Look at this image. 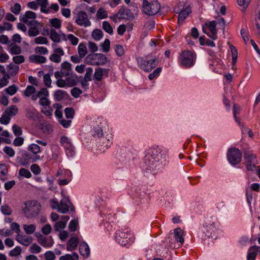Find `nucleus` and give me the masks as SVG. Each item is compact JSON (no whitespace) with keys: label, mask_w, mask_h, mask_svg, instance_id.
<instances>
[{"label":"nucleus","mask_w":260,"mask_h":260,"mask_svg":"<svg viewBox=\"0 0 260 260\" xmlns=\"http://www.w3.org/2000/svg\"><path fill=\"white\" fill-rule=\"evenodd\" d=\"M9 51L12 55H18L22 52L21 47L15 44H12L11 47L10 48Z\"/></svg>","instance_id":"39"},{"label":"nucleus","mask_w":260,"mask_h":260,"mask_svg":"<svg viewBox=\"0 0 260 260\" xmlns=\"http://www.w3.org/2000/svg\"><path fill=\"white\" fill-rule=\"evenodd\" d=\"M160 9V5L157 1H152L149 2L147 0H144L142 3L143 12L149 16L156 14Z\"/></svg>","instance_id":"6"},{"label":"nucleus","mask_w":260,"mask_h":260,"mask_svg":"<svg viewBox=\"0 0 260 260\" xmlns=\"http://www.w3.org/2000/svg\"><path fill=\"white\" fill-rule=\"evenodd\" d=\"M66 225L65 222H62L61 220L59 221L55 224L54 228L56 231H59L66 228Z\"/></svg>","instance_id":"59"},{"label":"nucleus","mask_w":260,"mask_h":260,"mask_svg":"<svg viewBox=\"0 0 260 260\" xmlns=\"http://www.w3.org/2000/svg\"><path fill=\"white\" fill-rule=\"evenodd\" d=\"M19 175L24 177L26 178H30L31 177V174L30 172L25 168H21L19 171Z\"/></svg>","instance_id":"48"},{"label":"nucleus","mask_w":260,"mask_h":260,"mask_svg":"<svg viewBox=\"0 0 260 260\" xmlns=\"http://www.w3.org/2000/svg\"><path fill=\"white\" fill-rule=\"evenodd\" d=\"M66 117L68 119H71L74 117L75 112L73 108L68 107L64 109Z\"/></svg>","instance_id":"50"},{"label":"nucleus","mask_w":260,"mask_h":260,"mask_svg":"<svg viewBox=\"0 0 260 260\" xmlns=\"http://www.w3.org/2000/svg\"><path fill=\"white\" fill-rule=\"evenodd\" d=\"M75 22L78 25L85 27L90 26L91 24L87 13L83 11H80L77 13Z\"/></svg>","instance_id":"13"},{"label":"nucleus","mask_w":260,"mask_h":260,"mask_svg":"<svg viewBox=\"0 0 260 260\" xmlns=\"http://www.w3.org/2000/svg\"><path fill=\"white\" fill-rule=\"evenodd\" d=\"M226 157L230 164L235 166L241 161L242 153L238 148H231L227 152Z\"/></svg>","instance_id":"10"},{"label":"nucleus","mask_w":260,"mask_h":260,"mask_svg":"<svg viewBox=\"0 0 260 260\" xmlns=\"http://www.w3.org/2000/svg\"><path fill=\"white\" fill-rule=\"evenodd\" d=\"M23 229L26 234H32L36 230V226L34 224H24L23 225Z\"/></svg>","instance_id":"45"},{"label":"nucleus","mask_w":260,"mask_h":260,"mask_svg":"<svg viewBox=\"0 0 260 260\" xmlns=\"http://www.w3.org/2000/svg\"><path fill=\"white\" fill-rule=\"evenodd\" d=\"M29 60L30 62L39 64L45 63L47 59L42 55H31L29 57Z\"/></svg>","instance_id":"24"},{"label":"nucleus","mask_w":260,"mask_h":260,"mask_svg":"<svg viewBox=\"0 0 260 260\" xmlns=\"http://www.w3.org/2000/svg\"><path fill=\"white\" fill-rule=\"evenodd\" d=\"M196 58L197 54L194 51L184 50L179 54L178 61L182 68L188 69L194 65Z\"/></svg>","instance_id":"2"},{"label":"nucleus","mask_w":260,"mask_h":260,"mask_svg":"<svg viewBox=\"0 0 260 260\" xmlns=\"http://www.w3.org/2000/svg\"><path fill=\"white\" fill-rule=\"evenodd\" d=\"M162 158L164 159V166H166L169 162L167 160V151L162 150L158 146H153L147 151L142 167L147 172L155 174L161 169L159 161Z\"/></svg>","instance_id":"1"},{"label":"nucleus","mask_w":260,"mask_h":260,"mask_svg":"<svg viewBox=\"0 0 260 260\" xmlns=\"http://www.w3.org/2000/svg\"><path fill=\"white\" fill-rule=\"evenodd\" d=\"M258 252V246H252L248 250L247 260H255Z\"/></svg>","instance_id":"26"},{"label":"nucleus","mask_w":260,"mask_h":260,"mask_svg":"<svg viewBox=\"0 0 260 260\" xmlns=\"http://www.w3.org/2000/svg\"><path fill=\"white\" fill-rule=\"evenodd\" d=\"M161 71V68H157L152 73H151L148 76V78L149 80H152L156 77L158 76L160 73Z\"/></svg>","instance_id":"60"},{"label":"nucleus","mask_w":260,"mask_h":260,"mask_svg":"<svg viewBox=\"0 0 260 260\" xmlns=\"http://www.w3.org/2000/svg\"><path fill=\"white\" fill-rule=\"evenodd\" d=\"M11 118L10 116L4 113L0 118V123L1 124L7 125L10 121Z\"/></svg>","instance_id":"63"},{"label":"nucleus","mask_w":260,"mask_h":260,"mask_svg":"<svg viewBox=\"0 0 260 260\" xmlns=\"http://www.w3.org/2000/svg\"><path fill=\"white\" fill-rule=\"evenodd\" d=\"M43 81L46 86L50 87L52 83L50 75L48 74L44 75L43 76Z\"/></svg>","instance_id":"57"},{"label":"nucleus","mask_w":260,"mask_h":260,"mask_svg":"<svg viewBox=\"0 0 260 260\" xmlns=\"http://www.w3.org/2000/svg\"><path fill=\"white\" fill-rule=\"evenodd\" d=\"M78 52L81 57L83 58L87 54V49L84 43H80L78 47Z\"/></svg>","instance_id":"32"},{"label":"nucleus","mask_w":260,"mask_h":260,"mask_svg":"<svg viewBox=\"0 0 260 260\" xmlns=\"http://www.w3.org/2000/svg\"><path fill=\"white\" fill-rule=\"evenodd\" d=\"M24 207L22 208L23 213L27 218L37 215L40 210V205L36 201H27L24 203Z\"/></svg>","instance_id":"5"},{"label":"nucleus","mask_w":260,"mask_h":260,"mask_svg":"<svg viewBox=\"0 0 260 260\" xmlns=\"http://www.w3.org/2000/svg\"><path fill=\"white\" fill-rule=\"evenodd\" d=\"M174 237L175 240L181 244H182L184 241V239L183 237V231L180 228H177L174 230Z\"/></svg>","instance_id":"29"},{"label":"nucleus","mask_w":260,"mask_h":260,"mask_svg":"<svg viewBox=\"0 0 260 260\" xmlns=\"http://www.w3.org/2000/svg\"><path fill=\"white\" fill-rule=\"evenodd\" d=\"M18 112V108L16 105H12L7 108L4 112L9 116H13L16 115Z\"/></svg>","instance_id":"34"},{"label":"nucleus","mask_w":260,"mask_h":260,"mask_svg":"<svg viewBox=\"0 0 260 260\" xmlns=\"http://www.w3.org/2000/svg\"><path fill=\"white\" fill-rule=\"evenodd\" d=\"M51 207L53 209H57L59 213H67L69 210H74V207L68 198L62 199L60 202L54 199L51 200Z\"/></svg>","instance_id":"4"},{"label":"nucleus","mask_w":260,"mask_h":260,"mask_svg":"<svg viewBox=\"0 0 260 260\" xmlns=\"http://www.w3.org/2000/svg\"><path fill=\"white\" fill-rule=\"evenodd\" d=\"M1 210L3 214L7 215H10L12 212L11 207L7 204L2 206L1 207Z\"/></svg>","instance_id":"46"},{"label":"nucleus","mask_w":260,"mask_h":260,"mask_svg":"<svg viewBox=\"0 0 260 260\" xmlns=\"http://www.w3.org/2000/svg\"><path fill=\"white\" fill-rule=\"evenodd\" d=\"M16 240L20 244L28 246L31 242V239L21 235L18 234L16 237Z\"/></svg>","instance_id":"31"},{"label":"nucleus","mask_w":260,"mask_h":260,"mask_svg":"<svg viewBox=\"0 0 260 260\" xmlns=\"http://www.w3.org/2000/svg\"><path fill=\"white\" fill-rule=\"evenodd\" d=\"M50 23L52 27L57 29H58L61 27V21L58 18H55L50 19Z\"/></svg>","instance_id":"52"},{"label":"nucleus","mask_w":260,"mask_h":260,"mask_svg":"<svg viewBox=\"0 0 260 260\" xmlns=\"http://www.w3.org/2000/svg\"><path fill=\"white\" fill-rule=\"evenodd\" d=\"M110 70L108 69L98 68L94 72V78L98 81H100L103 79V76L106 75L107 77Z\"/></svg>","instance_id":"18"},{"label":"nucleus","mask_w":260,"mask_h":260,"mask_svg":"<svg viewBox=\"0 0 260 260\" xmlns=\"http://www.w3.org/2000/svg\"><path fill=\"white\" fill-rule=\"evenodd\" d=\"M60 70L64 77L69 76L73 73L72 64L68 61H64L61 64Z\"/></svg>","instance_id":"20"},{"label":"nucleus","mask_w":260,"mask_h":260,"mask_svg":"<svg viewBox=\"0 0 260 260\" xmlns=\"http://www.w3.org/2000/svg\"><path fill=\"white\" fill-rule=\"evenodd\" d=\"M103 51L107 52L109 51L110 48V42L108 39L105 40L104 42L101 45Z\"/></svg>","instance_id":"51"},{"label":"nucleus","mask_w":260,"mask_h":260,"mask_svg":"<svg viewBox=\"0 0 260 260\" xmlns=\"http://www.w3.org/2000/svg\"><path fill=\"white\" fill-rule=\"evenodd\" d=\"M96 16L99 19H103L107 18L108 13L103 8H100L97 11Z\"/></svg>","instance_id":"43"},{"label":"nucleus","mask_w":260,"mask_h":260,"mask_svg":"<svg viewBox=\"0 0 260 260\" xmlns=\"http://www.w3.org/2000/svg\"><path fill=\"white\" fill-rule=\"evenodd\" d=\"M68 94L66 91L58 89L54 93L53 96L56 101H61L68 96Z\"/></svg>","instance_id":"27"},{"label":"nucleus","mask_w":260,"mask_h":260,"mask_svg":"<svg viewBox=\"0 0 260 260\" xmlns=\"http://www.w3.org/2000/svg\"><path fill=\"white\" fill-rule=\"evenodd\" d=\"M28 34L30 37H36L39 34L38 27H30L28 30Z\"/></svg>","instance_id":"56"},{"label":"nucleus","mask_w":260,"mask_h":260,"mask_svg":"<svg viewBox=\"0 0 260 260\" xmlns=\"http://www.w3.org/2000/svg\"><path fill=\"white\" fill-rule=\"evenodd\" d=\"M50 38L54 42L58 43L60 41V36L54 29H51L50 31Z\"/></svg>","instance_id":"38"},{"label":"nucleus","mask_w":260,"mask_h":260,"mask_svg":"<svg viewBox=\"0 0 260 260\" xmlns=\"http://www.w3.org/2000/svg\"><path fill=\"white\" fill-rule=\"evenodd\" d=\"M37 16L35 12L31 11H27L25 12L24 15L21 16L20 17V20L22 22H23V20H28V19H36Z\"/></svg>","instance_id":"33"},{"label":"nucleus","mask_w":260,"mask_h":260,"mask_svg":"<svg viewBox=\"0 0 260 260\" xmlns=\"http://www.w3.org/2000/svg\"><path fill=\"white\" fill-rule=\"evenodd\" d=\"M21 252V247L20 246H16L15 248L10 251L9 254L10 256H16L20 254Z\"/></svg>","instance_id":"53"},{"label":"nucleus","mask_w":260,"mask_h":260,"mask_svg":"<svg viewBox=\"0 0 260 260\" xmlns=\"http://www.w3.org/2000/svg\"><path fill=\"white\" fill-rule=\"evenodd\" d=\"M36 92V88L31 85L27 86L24 92V94L27 96H30L32 94Z\"/></svg>","instance_id":"47"},{"label":"nucleus","mask_w":260,"mask_h":260,"mask_svg":"<svg viewBox=\"0 0 260 260\" xmlns=\"http://www.w3.org/2000/svg\"><path fill=\"white\" fill-rule=\"evenodd\" d=\"M215 222L208 221L206 222V225L202 228L201 232L199 233V236L202 239L206 238L213 237L214 236V233L216 231V226Z\"/></svg>","instance_id":"12"},{"label":"nucleus","mask_w":260,"mask_h":260,"mask_svg":"<svg viewBox=\"0 0 260 260\" xmlns=\"http://www.w3.org/2000/svg\"><path fill=\"white\" fill-rule=\"evenodd\" d=\"M39 243L43 247H50L53 244V240L51 236L48 238L41 237L38 239Z\"/></svg>","instance_id":"23"},{"label":"nucleus","mask_w":260,"mask_h":260,"mask_svg":"<svg viewBox=\"0 0 260 260\" xmlns=\"http://www.w3.org/2000/svg\"><path fill=\"white\" fill-rule=\"evenodd\" d=\"M244 158L247 170L249 171H254L256 168V165L254 164L256 158V155L251 152L247 151L244 154Z\"/></svg>","instance_id":"14"},{"label":"nucleus","mask_w":260,"mask_h":260,"mask_svg":"<svg viewBox=\"0 0 260 260\" xmlns=\"http://www.w3.org/2000/svg\"><path fill=\"white\" fill-rule=\"evenodd\" d=\"M35 43L37 44H47L48 40L45 37L40 36L35 38Z\"/></svg>","instance_id":"58"},{"label":"nucleus","mask_w":260,"mask_h":260,"mask_svg":"<svg viewBox=\"0 0 260 260\" xmlns=\"http://www.w3.org/2000/svg\"><path fill=\"white\" fill-rule=\"evenodd\" d=\"M35 51L36 53H39L42 55H46L48 53V50L47 48L38 46L35 48Z\"/></svg>","instance_id":"54"},{"label":"nucleus","mask_w":260,"mask_h":260,"mask_svg":"<svg viewBox=\"0 0 260 260\" xmlns=\"http://www.w3.org/2000/svg\"><path fill=\"white\" fill-rule=\"evenodd\" d=\"M115 240L120 245L126 246L133 243L134 238L129 229L118 230L115 233Z\"/></svg>","instance_id":"3"},{"label":"nucleus","mask_w":260,"mask_h":260,"mask_svg":"<svg viewBox=\"0 0 260 260\" xmlns=\"http://www.w3.org/2000/svg\"><path fill=\"white\" fill-rule=\"evenodd\" d=\"M79 251L81 255L84 257H88L90 254V249L87 244L83 242H81L79 246Z\"/></svg>","instance_id":"22"},{"label":"nucleus","mask_w":260,"mask_h":260,"mask_svg":"<svg viewBox=\"0 0 260 260\" xmlns=\"http://www.w3.org/2000/svg\"><path fill=\"white\" fill-rule=\"evenodd\" d=\"M216 25L217 22L213 20L209 22L205 23L202 27L203 32L214 40L217 39Z\"/></svg>","instance_id":"11"},{"label":"nucleus","mask_w":260,"mask_h":260,"mask_svg":"<svg viewBox=\"0 0 260 260\" xmlns=\"http://www.w3.org/2000/svg\"><path fill=\"white\" fill-rule=\"evenodd\" d=\"M26 116L31 120L36 121L39 117V113L35 108H28L26 111Z\"/></svg>","instance_id":"21"},{"label":"nucleus","mask_w":260,"mask_h":260,"mask_svg":"<svg viewBox=\"0 0 260 260\" xmlns=\"http://www.w3.org/2000/svg\"><path fill=\"white\" fill-rule=\"evenodd\" d=\"M77 76L75 74L72 73L69 76L67 77V85L69 87L74 86L77 84Z\"/></svg>","instance_id":"28"},{"label":"nucleus","mask_w":260,"mask_h":260,"mask_svg":"<svg viewBox=\"0 0 260 260\" xmlns=\"http://www.w3.org/2000/svg\"><path fill=\"white\" fill-rule=\"evenodd\" d=\"M85 62L92 66H102L107 62V58L103 54L92 53L85 58Z\"/></svg>","instance_id":"7"},{"label":"nucleus","mask_w":260,"mask_h":260,"mask_svg":"<svg viewBox=\"0 0 260 260\" xmlns=\"http://www.w3.org/2000/svg\"><path fill=\"white\" fill-rule=\"evenodd\" d=\"M191 12V11L189 7H186L182 10L178 14V23L179 25L181 24Z\"/></svg>","instance_id":"19"},{"label":"nucleus","mask_w":260,"mask_h":260,"mask_svg":"<svg viewBox=\"0 0 260 260\" xmlns=\"http://www.w3.org/2000/svg\"><path fill=\"white\" fill-rule=\"evenodd\" d=\"M7 70L10 75L12 76H14L18 73L19 67L11 63L7 66Z\"/></svg>","instance_id":"36"},{"label":"nucleus","mask_w":260,"mask_h":260,"mask_svg":"<svg viewBox=\"0 0 260 260\" xmlns=\"http://www.w3.org/2000/svg\"><path fill=\"white\" fill-rule=\"evenodd\" d=\"M39 126L40 129L44 133L50 134L53 131L51 124L47 121L40 123Z\"/></svg>","instance_id":"30"},{"label":"nucleus","mask_w":260,"mask_h":260,"mask_svg":"<svg viewBox=\"0 0 260 260\" xmlns=\"http://www.w3.org/2000/svg\"><path fill=\"white\" fill-rule=\"evenodd\" d=\"M137 61L139 67L146 72H150L153 69L155 68L158 63L157 58L148 60L145 59L141 57H138L137 58Z\"/></svg>","instance_id":"8"},{"label":"nucleus","mask_w":260,"mask_h":260,"mask_svg":"<svg viewBox=\"0 0 260 260\" xmlns=\"http://www.w3.org/2000/svg\"><path fill=\"white\" fill-rule=\"evenodd\" d=\"M78 224V221L77 220H72L69 223V229L71 232H75L77 230V228Z\"/></svg>","instance_id":"55"},{"label":"nucleus","mask_w":260,"mask_h":260,"mask_svg":"<svg viewBox=\"0 0 260 260\" xmlns=\"http://www.w3.org/2000/svg\"><path fill=\"white\" fill-rule=\"evenodd\" d=\"M232 55V63L233 65H235L237 62L238 57V51L236 47L232 44H230L229 46Z\"/></svg>","instance_id":"37"},{"label":"nucleus","mask_w":260,"mask_h":260,"mask_svg":"<svg viewBox=\"0 0 260 260\" xmlns=\"http://www.w3.org/2000/svg\"><path fill=\"white\" fill-rule=\"evenodd\" d=\"M134 18V15L131 10L124 6L120 7L115 15L110 16V18L114 22H116L117 19L132 20Z\"/></svg>","instance_id":"9"},{"label":"nucleus","mask_w":260,"mask_h":260,"mask_svg":"<svg viewBox=\"0 0 260 260\" xmlns=\"http://www.w3.org/2000/svg\"><path fill=\"white\" fill-rule=\"evenodd\" d=\"M82 93V90L78 87H74L71 91L72 95L75 98H78Z\"/></svg>","instance_id":"61"},{"label":"nucleus","mask_w":260,"mask_h":260,"mask_svg":"<svg viewBox=\"0 0 260 260\" xmlns=\"http://www.w3.org/2000/svg\"><path fill=\"white\" fill-rule=\"evenodd\" d=\"M79 255L77 253L74 252L72 254H66L59 257V260H78Z\"/></svg>","instance_id":"35"},{"label":"nucleus","mask_w":260,"mask_h":260,"mask_svg":"<svg viewBox=\"0 0 260 260\" xmlns=\"http://www.w3.org/2000/svg\"><path fill=\"white\" fill-rule=\"evenodd\" d=\"M21 10V6L18 3H16L14 6L11 8V11L12 13L15 14V15H18L19 14L20 11Z\"/></svg>","instance_id":"62"},{"label":"nucleus","mask_w":260,"mask_h":260,"mask_svg":"<svg viewBox=\"0 0 260 260\" xmlns=\"http://www.w3.org/2000/svg\"><path fill=\"white\" fill-rule=\"evenodd\" d=\"M102 26H103V29L106 32L109 34L110 35L113 34V28L109 22L106 21H104L103 22Z\"/></svg>","instance_id":"42"},{"label":"nucleus","mask_w":260,"mask_h":260,"mask_svg":"<svg viewBox=\"0 0 260 260\" xmlns=\"http://www.w3.org/2000/svg\"><path fill=\"white\" fill-rule=\"evenodd\" d=\"M64 55V51L61 48H58L54 50V53L50 55V60L54 62L59 63L61 61V56Z\"/></svg>","instance_id":"17"},{"label":"nucleus","mask_w":260,"mask_h":260,"mask_svg":"<svg viewBox=\"0 0 260 260\" xmlns=\"http://www.w3.org/2000/svg\"><path fill=\"white\" fill-rule=\"evenodd\" d=\"M17 91V88L15 85H11L5 89L6 93L10 95H13L15 94Z\"/></svg>","instance_id":"49"},{"label":"nucleus","mask_w":260,"mask_h":260,"mask_svg":"<svg viewBox=\"0 0 260 260\" xmlns=\"http://www.w3.org/2000/svg\"><path fill=\"white\" fill-rule=\"evenodd\" d=\"M28 149L31 151L34 155H38L37 154L41 152L40 146L36 144H31L29 145Z\"/></svg>","instance_id":"40"},{"label":"nucleus","mask_w":260,"mask_h":260,"mask_svg":"<svg viewBox=\"0 0 260 260\" xmlns=\"http://www.w3.org/2000/svg\"><path fill=\"white\" fill-rule=\"evenodd\" d=\"M60 143L64 148L70 147L72 145L69 139L65 136H63L61 137Z\"/></svg>","instance_id":"44"},{"label":"nucleus","mask_w":260,"mask_h":260,"mask_svg":"<svg viewBox=\"0 0 260 260\" xmlns=\"http://www.w3.org/2000/svg\"><path fill=\"white\" fill-rule=\"evenodd\" d=\"M79 243L78 239L77 237H72L68 241L67 245V250L72 251L75 250Z\"/></svg>","instance_id":"25"},{"label":"nucleus","mask_w":260,"mask_h":260,"mask_svg":"<svg viewBox=\"0 0 260 260\" xmlns=\"http://www.w3.org/2000/svg\"><path fill=\"white\" fill-rule=\"evenodd\" d=\"M115 50L116 54L119 56H121L124 54V48L120 45H115Z\"/></svg>","instance_id":"64"},{"label":"nucleus","mask_w":260,"mask_h":260,"mask_svg":"<svg viewBox=\"0 0 260 260\" xmlns=\"http://www.w3.org/2000/svg\"><path fill=\"white\" fill-rule=\"evenodd\" d=\"M41 157L39 155H34L33 154L25 152L23 154L22 159L23 160V164H28L29 162H34L37 160H41Z\"/></svg>","instance_id":"16"},{"label":"nucleus","mask_w":260,"mask_h":260,"mask_svg":"<svg viewBox=\"0 0 260 260\" xmlns=\"http://www.w3.org/2000/svg\"><path fill=\"white\" fill-rule=\"evenodd\" d=\"M92 37L95 40L99 41L103 37V32L100 29H94L92 33Z\"/></svg>","instance_id":"41"},{"label":"nucleus","mask_w":260,"mask_h":260,"mask_svg":"<svg viewBox=\"0 0 260 260\" xmlns=\"http://www.w3.org/2000/svg\"><path fill=\"white\" fill-rule=\"evenodd\" d=\"M92 135L94 137H97L100 139V142L104 147L108 148L111 144L110 140L103 135L102 129L100 127L95 128L91 132Z\"/></svg>","instance_id":"15"}]
</instances>
